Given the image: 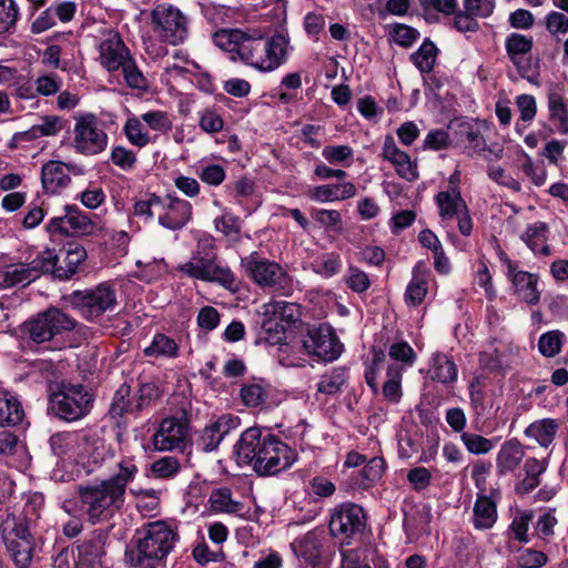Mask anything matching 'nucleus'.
<instances>
[{
  "label": "nucleus",
  "instance_id": "nucleus-21",
  "mask_svg": "<svg viewBox=\"0 0 568 568\" xmlns=\"http://www.w3.org/2000/svg\"><path fill=\"white\" fill-rule=\"evenodd\" d=\"M130 57V52L120 34L109 30L99 44L100 64L109 72L118 71Z\"/></svg>",
  "mask_w": 568,
  "mask_h": 568
},
{
  "label": "nucleus",
  "instance_id": "nucleus-39",
  "mask_svg": "<svg viewBox=\"0 0 568 568\" xmlns=\"http://www.w3.org/2000/svg\"><path fill=\"white\" fill-rule=\"evenodd\" d=\"M210 509L215 513H226L232 515H241L244 506L234 499L229 488L213 489L209 497Z\"/></svg>",
  "mask_w": 568,
  "mask_h": 568
},
{
  "label": "nucleus",
  "instance_id": "nucleus-41",
  "mask_svg": "<svg viewBox=\"0 0 568 568\" xmlns=\"http://www.w3.org/2000/svg\"><path fill=\"white\" fill-rule=\"evenodd\" d=\"M559 423L552 418H544L531 423L525 430V435L535 439L541 446H549L558 432Z\"/></svg>",
  "mask_w": 568,
  "mask_h": 568
},
{
  "label": "nucleus",
  "instance_id": "nucleus-60",
  "mask_svg": "<svg viewBox=\"0 0 568 568\" xmlns=\"http://www.w3.org/2000/svg\"><path fill=\"white\" fill-rule=\"evenodd\" d=\"M491 465L485 460H476L470 466V477L477 488L476 495H487V480L490 475Z\"/></svg>",
  "mask_w": 568,
  "mask_h": 568
},
{
  "label": "nucleus",
  "instance_id": "nucleus-34",
  "mask_svg": "<svg viewBox=\"0 0 568 568\" xmlns=\"http://www.w3.org/2000/svg\"><path fill=\"white\" fill-rule=\"evenodd\" d=\"M546 469V460H539L535 457L527 458L523 467L524 475H518L517 477L516 490L520 494H528L532 491L539 486V477Z\"/></svg>",
  "mask_w": 568,
  "mask_h": 568
},
{
  "label": "nucleus",
  "instance_id": "nucleus-55",
  "mask_svg": "<svg viewBox=\"0 0 568 568\" xmlns=\"http://www.w3.org/2000/svg\"><path fill=\"white\" fill-rule=\"evenodd\" d=\"M384 459L381 457L371 458L361 470L359 486L362 488H368L373 486L377 480L382 478L384 473Z\"/></svg>",
  "mask_w": 568,
  "mask_h": 568
},
{
  "label": "nucleus",
  "instance_id": "nucleus-8",
  "mask_svg": "<svg viewBox=\"0 0 568 568\" xmlns=\"http://www.w3.org/2000/svg\"><path fill=\"white\" fill-rule=\"evenodd\" d=\"M154 31L163 41L176 45L189 34V20L180 9L170 3L158 4L151 13Z\"/></svg>",
  "mask_w": 568,
  "mask_h": 568
},
{
  "label": "nucleus",
  "instance_id": "nucleus-61",
  "mask_svg": "<svg viewBox=\"0 0 568 568\" xmlns=\"http://www.w3.org/2000/svg\"><path fill=\"white\" fill-rule=\"evenodd\" d=\"M131 493L136 496V507L142 514L150 515L156 510L160 503L159 491L154 489H131Z\"/></svg>",
  "mask_w": 568,
  "mask_h": 568
},
{
  "label": "nucleus",
  "instance_id": "nucleus-51",
  "mask_svg": "<svg viewBox=\"0 0 568 568\" xmlns=\"http://www.w3.org/2000/svg\"><path fill=\"white\" fill-rule=\"evenodd\" d=\"M346 381V373L342 368H334L325 373L317 383V390L323 394L334 395L338 393Z\"/></svg>",
  "mask_w": 568,
  "mask_h": 568
},
{
  "label": "nucleus",
  "instance_id": "nucleus-11",
  "mask_svg": "<svg viewBox=\"0 0 568 568\" xmlns=\"http://www.w3.org/2000/svg\"><path fill=\"white\" fill-rule=\"evenodd\" d=\"M179 271L187 276L205 282H216L227 290L235 287V276L227 266L216 264V260L192 253L191 258L179 265Z\"/></svg>",
  "mask_w": 568,
  "mask_h": 568
},
{
  "label": "nucleus",
  "instance_id": "nucleus-40",
  "mask_svg": "<svg viewBox=\"0 0 568 568\" xmlns=\"http://www.w3.org/2000/svg\"><path fill=\"white\" fill-rule=\"evenodd\" d=\"M87 258V251L80 244H69L64 252L63 263L65 267L55 264L54 270H51L57 277L69 278L78 270L79 265ZM59 263V261L57 262Z\"/></svg>",
  "mask_w": 568,
  "mask_h": 568
},
{
  "label": "nucleus",
  "instance_id": "nucleus-42",
  "mask_svg": "<svg viewBox=\"0 0 568 568\" xmlns=\"http://www.w3.org/2000/svg\"><path fill=\"white\" fill-rule=\"evenodd\" d=\"M123 133L130 144L139 149L154 142V139L144 130L141 116L139 118L133 114L128 116L123 125Z\"/></svg>",
  "mask_w": 568,
  "mask_h": 568
},
{
  "label": "nucleus",
  "instance_id": "nucleus-54",
  "mask_svg": "<svg viewBox=\"0 0 568 568\" xmlns=\"http://www.w3.org/2000/svg\"><path fill=\"white\" fill-rule=\"evenodd\" d=\"M67 222L69 232L73 234H87L92 230L90 219L77 206H67Z\"/></svg>",
  "mask_w": 568,
  "mask_h": 568
},
{
  "label": "nucleus",
  "instance_id": "nucleus-20",
  "mask_svg": "<svg viewBox=\"0 0 568 568\" xmlns=\"http://www.w3.org/2000/svg\"><path fill=\"white\" fill-rule=\"evenodd\" d=\"M191 219L192 204L189 201L172 196L161 200L158 212V221L161 226L171 231L181 230Z\"/></svg>",
  "mask_w": 568,
  "mask_h": 568
},
{
  "label": "nucleus",
  "instance_id": "nucleus-28",
  "mask_svg": "<svg viewBox=\"0 0 568 568\" xmlns=\"http://www.w3.org/2000/svg\"><path fill=\"white\" fill-rule=\"evenodd\" d=\"M524 457L525 450L517 439L511 438L504 442L496 454L497 474L506 476L514 473L521 464Z\"/></svg>",
  "mask_w": 568,
  "mask_h": 568
},
{
  "label": "nucleus",
  "instance_id": "nucleus-50",
  "mask_svg": "<svg viewBox=\"0 0 568 568\" xmlns=\"http://www.w3.org/2000/svg\"><path fill=\"white\" fill-rule=\"evenodd\" d=\"M7 548L18 568H27L31 561L32 547L31 541H17L10 537H4Z\"/></svg>",
  "mask_w": 568,
  "mask_h": 568
},
{
  "label": "nucleus",
  "instance_id": "nucleus-57",
  "mask_svg": "<svg viewBox=\"0 0 568 568\" xmlns=\"http://www.w3.org/2000/svg\"><path fill=\"white\" fill-rule=\"evenodd\" d=\"M19 18L16 0H0V33L10 32Z\"/></svg>",
  "mask_w": 568,
  "mask_h": 568
},
{
  "label": "nucleus",
  "instance_id": "nucleus-32",
  "mask_svg": "<svg viewBox=\"0 0 568 568\" xmlns=\"http://www.w3.org/2000/svg\"><path fill=\"white\" fill-rule=\"evenodd\" d=\"M532 37L513 32L506 37L505 49L510 61L517 67L519 73L532 82L531 78L526 73V69L521 65V61L532 49Z\"/></svg>",
  "mask_w": 568,
  "mask_h": 568
},
{
  "label": "nucleus",
  "instance_id": "nucleus-25",
  "mask_svg": "<svg viewBox=\"0 0 568 568\" xmlns=\"http://www.w3.org/2000/svg\"><path fill=\"white\" fill-rule=\"evenodd\" d=\"M356 195V186L352 182L321 184L307 190L310 200L317 203H331L352 199Z\"/></svg>",
  "mask_w": 568,
  "mask_h": 568
},
{
  "label": "nucleus",
  "instance_id": "nucleus-13",
  "mask_svg": "<svg viewBox=\"0 0 568 568\" xmlns=\"http://www.w3.org/2000/svg\"><path fill=\"white\" fill-rule=\"evenodd\" d=\"M241 265L246 275L261 287L278 288L286 281V272L278 263L262 257L256 252L243 257Z\"/></svg>",
  "mask_w": 568,
  "mask_h": 568
},
{
  "label": "nucleus",
  "instance_id": "nucleus-58",
  "mask_svg": "<svg viewBox=\"0 0 568 568\" xmlns=\"http://www.w3.org/2000/svg\"><path fill=\"white\" fill-rule=\"evenodd\" d=\"M180 463L173 456L162 457L151 464V473L155 478L166 479L174 477L180 471Z\"/></svg>",
  "mask_w": 568,
  "mask_h": 568
},
{
  "label": "nucleus",
  "instance_id": "nucleus-48",
  "mask_svg": "<svg viewBox=\"0 0 568 568\" xmlns=\"http://www.w3.org/2000/svg\"><path fill=\"white\" fill-rule=\"evenodd\" d=\"M311 215L326 232H341L343 229L342 215L337 210L313 209Z\"/></svg>",
  "mask_w": 568,
  "mask_h": 568
},
{
  "label": "nucleus",
  "instance_id": "nucleus-24",
  "mask_svg": "<svg viewBox=\"0 0 568 568\" xmlns=\"http://www.w3.org/2000/svg\"><path fill=\"white\" fill-rule=\"evenodd\" d=\"M114 457V449L97 434L85 435L81 448L80 463L88 464L90 471Z\"/></svg>",
  "mask_w": 568,
  "mask_h": 568
},
{
  "label": "nucleus",
  "instance_id": "nucleus-27",
  "mask_svg": "<svg viewBox=\"0 0 568 568\" xmlns=\"http://www.w3.org/2000/svg\"><path fill=\"white\" fill-rule=\"evenodd\" d=\"M84 436L73 432L57 433L50 437L51 450L59 458L75 459L80 463Z\"/></svg>",
  "mask_w": 568,
  "mask_h": 568
},
{
  "label": "nucleus",
  "instance_id": "nucleus-38",
  "mask_svg": "<svg viewBox=\"0 0 568 568\" xmlns=\"http://www.w3.org/2000/svg\"><path fill=\"white\" fill-rule=\"evenodd\" d=\"M143 353L148 357L171 359L179 356L180 346L174 338L163 333H158L153 336L150 345L144 348Z\"/></svg>",
  "mask_w": 568,
  "mask_h": 568
},
{
  "label": "nucleus",
  "instance_id": "nucleus-56",
  "mask_svg": "<svg viewBox=\"0 0 568 568\" xmlns=\"http://www.w3.org/2000/svg\"><path fill=\"white\" fill-rule=\"evenodd\" d=\"M110 161L122 171L130 172L135 168L138 159L132 150L122 145H115L111 149Z\"/></svg>",
  "mask_w": 568,
  "mask_h": 568
},
{
  "label": "nucleus",
  "instance_id": "nucleus-37",
  "mask_svg": "<svg viewBox=\"0 0 568 568\" xmlns=\"http://www.w3.org/2000/svg\"><path fill=\"white\" fill-rule=\"evenodd\" d=\"M479 364L490 372H505L510 364L508 349L505 345L488 344L479 354Z\"/></svg>",
  "mask_w": 568,
  "mask_h": 568
},
{
  "label": "nucleus",
  "instance_id": "nucleus-36",
  "mask_svg": "<svg viewBox=\"0 0 568 568\" xmlns=\"http://www.w3.org/2000/svg\"><path fill=\"white\" fill-rule=\"evenodd\" d=\"M521 240L536 255H550L548 245V226L544 222H535L529 224L521 234Z\"/></svg>",
  "mask_w": 568,
  "mask_h": 568
},
{
  "label": "nucleus",
  "instance_id": "nucleus-45",
  "mask_svg": "<svg viewBox=\"0 0 568 568\" xmlns=\"http://www.w3.org/2000/svg\"><path fill=\"white\" fill-rule=\"evenodd\" d=\"M135 265L138 266V278L152 282L163 276L168 271V265L164 258H145L138 260Z\"/></svg>",
  "mask_w": 568,
  "mask_h": 568
},
{
  "label": "nucleus",
  "instance_id": "nucleus-12",
  "mask_svg": "<svg viewBox=\"0 0 568 568\" xmlns=\"http://www.w3.org/2000/svg\"><path fill=\"white\" fill-rule=\"evenodd\" d=\"M265 448L255 465V473L261 476L275 475L290 468L296 460V453L274 434L266 435Z\"/></svg>",
  "mask_w": 568,
  "mask_h": 568
},
{
  "label": "nucleus",
  "instance_id": "nucleus-44",
  "mask_svg": "<svg viewBox=\"0 0 568 568\" xmlns=\"http://www.w3.org/2000/svg\"><path fill=\"white\" fill-rule=\"evenodd\" d=\"M323 159L331 165L349 168L354 163V150L347 144H328L322 149Z\"/></svg>",
  "mask_w": 568,
  "mask_h": 568
},
{
  "label": "nucleus",
  "instance_id": "nucleus-63",
  "mask_svg": "<svg viewBox=\"0 0 568 568\" xmlns=\"http://www.w3.org/2000/svg\"><path fill=\"white\" fill-rule=\"evenodd\" d=\"M345 283L346 285L356 293H363L367 291L371 286V281L368 275L355 266H349L345 274Z\"/></svg>",
  "mask_w": 568,
  "mask_h": 568
},
{
  "label": "nucleus",
  "instance_id": "nucleus-59",
  "mask_svg": "<svg viewBox=\"0 0 568 568\" xmlns=\"http://www.w3.org/2000/svg\"><path fill=\"white\" fill-rule=\"evenodd\" d=\"M241 399L247 407H257L262 405L267 398V390L264 386L257 383L245 384L241 388Z\"/></svg>",
  "mask_w": 568,
  "mask_h": 568
},
{
  "label": "nucleus",
  "instance_id": "nucleus-35",
  "mask_svg": "<svg viewBox=\"0 0 568 568\" xmlns=\"http://www.w3.org/2000/svg\"><path fill=\"white\" fill-rule=\"evenodd\" d=\"M497 520L496 503L488 495H476L473 509V525L476 529L491 528Z\"/></svg>",
  "mask_w": 568,
  "mask_h": 568
},
{
  "label": "nucleus",
  "instance_id": "nucleus-62",
  "mask_svg": "<svg viewBox=\"0 0 568 568\" xmlns=\"http://www.w3.org/2000/svg\"><path fill=\"white\" fill-rule=\"evenodd\" d=\"M199 126L205 133H219L224 128V120L217 111L205 109L199 113Z\"/></svg>",
  "mask_w": 568,
  "mask_h": 568
},
{
  "label": "nucleus",
  "instance_id": "nucleus-52",
  "mask_svg": "<svg viewBox=\"0 0 568 568\" xmlns=\"http://www.w3.org/2000/svg\"><path fill=\"white\" fill-rule=\"evenodd\" d=\"M565 334L560 331L544 333L538 341V349L546 357L556 356L562 347Z\"/></svg>",
  "mask_w": 568,
  "mask_h": 568
},
{
  "label": "nucleus",
  "instance_id": "nucleus-29",
  "mask_svg": "<svg viewBox=\"0 0 568 568\" xmlns=\"http://www.w3.org/2000/svg\"><path fill=\"white\" fill-rule=\"evenodd\" d=\"M430 280V272L423 267L422 263L414 266L412 280L407 284L404 294L405 303L408 306H418L424 302L428 293Z\"/></svg>",
  "mask_w": 568,
  "mask_h": 568
},
{
  "label": "nucleus",
  "instance_id": "nucleus-31",
  "mask_svg": "<svg viewBox=\"0 0 568 568\" xmlns=\"http://www.w3.org/2000/svg\"><path fill=\"white\" fill-rule=\"evenodd\" d=\"M435 203L443 224L453 221L455 216L467 209L459 189L438 192L435 196Z\"/></svg>",
  "mask_w": 568,
  "mask_h": 568
},
{
  "label": "nucleus",
  "instance_id": "nucleus-30",
  "mask_svg": "<svg viewBox=\"0 0 568 568\" xmlns=\"http://www.w3.org/2000/svg\"><path fill=\"white\" fill-rule=\"evenodd\" d=\"M105 538L102 535L93 536L78 546V559L74 568H100L104 556Z\"/></svg>",
  "mask_w": 568,
  "mask_h": 568
},
{
  "label": "nucleus",
  "instance_id": "nucleus-23",
  "mask_svg": "<svg viewBox=\"0 0 568 568\" xmlns=\"http://www.w3.org/2000/svg\"><path fill=\"white\" fill-rule=\"evenodd\" d=\"M382 155L386 161L392 163L400 178L407 181H414L418 178L416 162H414L405 151H402L397 146L392 135H386Z\"/></svg>",
  "mask_w": 568,
  "mask_h": 568
},
{
  "label": "nucleus",
  "instance_id": "nucleus-10",
  "mask_svg": "<svg viewBox=\"0 0 568 568\" xmlns=\"http://www.w3.org/2000/svg\"><path fill=\"white\" fill-rule=\"evenodd\" d=\"M302 345L308 355L324 362L337 359L343 352V344L327 324L310 327L302 337Z\"/></svg>",
  "mask_w": 568,
  "mask_h": 568
},
{
  "label": "nucleus",
  "instance_id": "nucleus-46",
  "mask_svg": "<svg viewBox=\"0 0 568 568\" xmlns=\"http://www.w3.org/2000/svg\"><path fill=\"white\" fill-rule=\"evenodd\" d=\"M437 58V48L430 41H424L416 52L410 55L414 65L422 72L433 70Z\"/></svg>",
  "mask_w": 568,
  "mask_h": 568
},
{
  "label": "nucleus",
  "instance_id": "nucleus-1",
  "mask_svg": "<svg viewBox=\"0 0 568 568\" xmlns=\"http://www.w3.org/2000/svg\"><path fill=\"white\" fill-rule=\"evenodd\" d=\"M216 47L229 52L233 61H241L261 72H272L288 58L290 38L276 32L263 38L257 31L221 29L213 36Z\"/></svg>",
  "mask_w": 568,
  "mask_h": 568
},
{
  "label": "nucleus",
  "instance_id": "nucleus-15",
  "mask_svg": "<svg viewBox=\"0 0 568 568\" xmlns=\"http://www.w3.org/2000/svg\"><path fill=\"white\" fill-rule=\"evenodd\" d=\"M73 132L74 148L79 153L94 155L106 148L108 135L99 126V121L93 114L77 118Z\"/></svg>",
  "mask_w": 568,
  "mask_h": 568
},
{
  "label": "nucleus",
  "instance_id": "nucleus-9",
  "mask_svg": "<svg viewBox=\"0 0 568 568\" xmlns=\"http://www.w3.org/2000/svg\"><path fill=\"white\" fill-rule=\"evenodd\" d=\"M75 325L73 318L58 308H49L37 317L24 323L23 332L34 343H44L55 335L71 331Z\"/></svg>",
  "mask_w": 568,
  "mask_h": 568
},
{
  "label": "nucleus",
  "instance_id": "nucleus-5",
  "mask_svg": "<svg viewBox=\"0 0 568 568\" xmlns=\"http://www.w3.org/2000/svg\"><path fill=\"white\" fill-rule=\"evenodd\" d=\"M59 260L55 250L45 248L30 263L16 262L4 264L0 267V288L31 283L41 274L54 270Z\"/></svg>",
  "mask_w": 568,
  "mask_h": 568
},
{
  "label": "nucleus",
  "instance_id": "nucleus-49",
  "mask_svg": "<svg viewBox=\"0 0 568 568\" xmlns=\"http://www.w3.org/2000/svg\"><path fill=\"white\" fill-rule=\"evenodd\" d=\"M460 440L467 452L473 455L488 454L496 445L495 439L486 438L474 433H462Z\"/></svg>",
  "mask_w": 568,
  "mask_h": 568
},
{
  "label": "nucleus",
  "instance_id": "nucleus-16",
  "mask_svg": "<svg viewBox=\"0 0 568 568\" xmlns=\"http://www.w3.org/2000/svg\"><path fill=\"white\" fill-rule=\"evenodd\" d=\"M187 440V422L176 417L164 418L152 436L153 447L159 452L183 449Z\"/></svg>",
  "mask_w": 568,
  "mask_h": 568
},
{
  "label": "nucleus",
  "instance_id": "nucleus-2",
  "mask_svg": "<svg viewBox=\"0 0 568 568\" xmlns=\"http://www.w3.org/2000/svg\"><path fill=\"white\" fill-rule=\"evenodd\" d=\"M113 476L80 485L78 488L81 511L91 524L110 520L124 504L125 491L136 474L134 458L124 457L118 462Z\"/></svg>",
  "mask_w": 568,
  "mask_h": 568
},
{
  "label": "nucleus",
  "instance_id": "nucleus-47",
  "mask_svg": "<svg viewBox=\"0 0 568 568\" xmlns=\"http://www.w3.org/2000/svg\"><path fill=\"white\" fill-rule=\"evenodd\" d=\"M342 258L336 253H326L312 263V270L324 278L337 275L342 270Z\"/></svg>",
  "mask_w": 568,
  "mask_h": 568
},
{
  "label": "nucleus",
  "instance_id": "nucleus-14",
  "mask_svg": "<svg viewBox=\"0 0 568 568\" xmlns=\"http://www.w3.org/2000/svg\"><path fill=\"white\" fill-rule=\"evenodd\" d=\"M364 509L353 503H344L334 508L331 515V534L342 540H349L361 535L365 528Z\"/></svg>",
  "mask_w": 568,
  "mask_h": 568
},
{
  "label": "nucleus",
  "instance_id": "nucleus-18",
  "mask_svg": "<svg viewBox=\"0 0 568 568\" xmlns=\"http://www.w3.org/2000/svg\"><path fill=\"white\" fill-rule=\"evenodd\" d=\"M498 256L507 267V275L513 282L517 296L528 304H537L540 298V292L537 288V276L532 273L517 270V264L505 252H499Z\"/></svg>",
  "mask_w": 568,
  "mask_h": 568
},
{
  "label": "nucleus",
  "instance_id": "nucleus-6",
  "mask_svg": "<svg viewBox=\"0 0 568 568\" xmlns=\"http://www.w3.org/2000/svg\"><path fill=\"white\" fill-rule=\"evenodd\" d=\"M69 302L87 320L94 321L115 308L116 294L110 283H101L90 290L73 292Z\"/></svg>",
  "mask_w": 568,
  "mask_h": 568
},
{
  "label": "nucleus",
  "instance_id": "nucleus-33",
  "mask_svg": "<svg viewBox=\"0 0 568 568\" xmlns=\"http://www.w3.org/2000/svg\"><path fill=\"white\" fill-rule=\"evenodd\" d=\"M23 418L24 410L19 398L6 389H0V427L17 426Z\"/></svg>",
  "mask_w": 568,
  "mask_h": 568
},
{
  "label": "nucleus",
  "instance_id": "nucleus-7",
  "mask_svg": "<svg viewBox=\"0 0 568 568\" xmlns=\"http://www.w3.org/2000/svg\"><path fill=\"white\" fill-rule=\"evenodd\" d=\"M93 397L80 384H63L51 396V406L55 414L65 420H78L84 417L92 407Z\"/></svg>",
  "mask_w": 568,
  "mask_h": 568
},
{
  "label": "nucleus",
  "instance_id": "nucleus-3",
  "mask_svg": "<svg viewBox=\"0 0 568 568\" xmlns=\"http://www.w3.org/2000/svg\"><path fill=\"white\" fill-rule=\"evenodd\" d=\"M388 355L397 363H388L382 351H373L372 361L365 368V381L373 393L381 389L385 400L398 404L403 397V373L414 365L416 354L407 342L400 341L390 344Z\"/></svg>",
  "mask_w": 568,
  "mask_h": 568
},
{
  "label": "nucleus",
  "instance_id": "nucleus-22",
  "mask_svg": "<svg viewBox=\"0 0 568 568\" xmlns=\"http://www.w3.org/2000/svg\"><path fill=\"white\" fill-rule=\"evenodd\" d=\"M323 530L314 529L294 539L291 548L306 566L318 567L322 562Z\"/></svg>",
  "mask_w": 568,
  "mask_h": 568
},
{
  "label": "nucleus",
  "instance_id": "nucleus-43",
  "mask_svg": "<svg viewBox=\"0 0 568 568\" xmlns=\"http://www.w3.org/2000/svg\"><path fill=\"white\" fill-rule=\"evenodd\" d=\"M432 378L443 384L453 383L457 378L455 363L445 354L436 353L432 357Z\"/></svg>",
  "mask_w": 568,
  "mask_h": 568
},
{
  "label": "nucleus",
  "instance_id": "nucleus-19",
  "mask_svg": "<svg viewBox=\"0 0 568 568\" xmlns=\"http://www.w3.org/2000/svg\"><path fill=\"white\" fill-rule=\"evenodd\" d=\"M241 424L240 417L232 414H223L206 425L201 432L196 446L200 450L210 453L215 450L223 438Z\"/></svg>",
  "mask_w": 568,
  "mask_h": 568
},
{
  "label": "nucleus",
  "instance_id": "nucleus-64",
  "mask_svg": "<svg viewBox=\"0 0 568 568\" xmlns=\"http://www.w3.org/2000/svg\"><path fill=\"white\" fill-rule=\"evenodd\" d=\"M516 560L520 568H540L547 562V556L542 551L525 548L518 552Z\"/></svg>",
  "mask_w": 568,
  "mask_h": 568
},
{
  "label": "nucleus",
  "instance_id": "nucleus-53",
  "mask_svg": "<svg viewBox=\"0 0 568 568\" xmlns=\"http://www.w3.org/2000/svg\"><path fill=\"white\" fill-rule=\"evenodd\" d=\"M141 120L149 129L160 133H168L172 129V119L162 110H150L141 114Z\"/></svg>",
  "mask_w": 568,
  "mask_h": 568
},
{
  "label": "nucleus",
  "instance_id": "nucleus-4",
  "mask_svg": "<svg viewBox=\"0 0 568 568\" xmlns=\"http://www.w3.org/2000/svg\"><path fill=\"white\" fill-rule=\"evenodd\" d=\"M178 540L176 527L164 520L145 524L136 531L134 547L126 549L125 559L132 566L154 568L164 559Z\"/></svg>",
  "mask_w": 568,
  "mask_h": 568
},
{
  "label": "nucleus",
  "instance_id": "nucleus-26",
  "mask_svg": "<svg viewBox=\"0 0 568 568\" xmlns=\"http://www.w3.org/2000/svg\"><path fill=\"white\" fill-rule=\"evenodd\" d=\"M71 182L69 165L61 161H49L42 165L41 183L47 193H60Z\"/></svg>",
  "mask_w": 568,
  "mask_h": 568
},
{
  "label": "nucleus",
  "instance_id": "nucleus-17",
  "mask_svg": "<svg viewBox=\"0 0 568 568\" xmlns=\"http://www.w3.org/2000/svg\"><path fill=\"white\" fill-rule=\"evenodd\" d=\"M272 432L268 428L257 426L245 429L235 444V454L240 465H250L255 470V465L262 457V449L265 448L266 435Z\"/></svg>",
  "mask_w": 568,
  "mask_h": 568
}]
</instances>
